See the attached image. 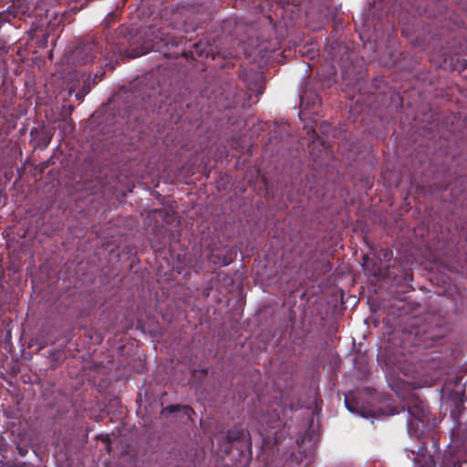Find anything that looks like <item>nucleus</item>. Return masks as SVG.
Returning a JSON list of instances; mask_svg holds the SVG:
<instances>
[{"label": "nucleus", "instance_id": "nucleus-1", "mask_svg": "<svg viewBox=\"0 0 467 467\" xmlns=\"http://www.w3.org/2000/svg\"><path fill=\"white\" fill-rule=\"evenodd\" d=\"M411 418L409 420V425L419 428L418 421L423 423L427 420V410L422 405H415L410 409Z\"/></svg>", "mask_w": 467, "mask_h": 467}, {"label": "nucleus", "instance_id": "nucleus-2", "mask_svg": "<svg viewBox=\"0 0 467 467\" xmlns=\"http://www.w3.org/2000/svg\"><path fill=\"white\" fill-rule=\"evenodd\" d=\"M83 78V75L79 76V74H78V73H77V72H75V71H74V72L70 73V74L67 77V78H66V79H67V82L73 83V82H75V81H76V82H79L80 78Z\"/></svg>", "mask_w": 467, "mask_h": 467}, {"label": "nucleus", "instance_id": "nucleus-3", "mask_svg": "<svg viewBox=\"0 0 467 467\" xmlns=\"http://www.w3.org/2000/svg\"><path fill=\"white\" fill-rule=\"evenodd\" d=\"M90 90V87L89 86H87V85H84L83 86V89L81 92H77L75 94L77 99H81L82 98H84L85 95H87Z\"/></svg>", "mask_w": 467, "mask_h": 467}, {"label": "nucleus", "instance_id": "nucleus-4", "mask_svg": "<svg viewBox=\"0 0 467 467\" xmlns=\"http://www.w3.org/2000/svg\"><path fill=\"white\" fill-rule=\"evenodd\" d=\"M170 411L171 412H173L175 411L176 410H181L183 411V413L185 415H187L188 418H190V412H192V410L188 407H182V408H177V407H171L169 408Z\"/></svg>", "mask_w": 467, "mask_h": 467}, {"label": "nucleus", "instance_id": "nucleus-5", "mask_svg": "<svg viewBox=\"0 0 467 467\" xmlns=\"http://www.w3.org/2000/svg\"><path fill=\"white\" fill-rule=\"evenodd\" d=\"M87 52H88V48L78 47L73 52V57H78L80 54L87 53Z\"/></svg>", "mask_w": 467, "mask_h": 467}, {"label": "nucleus", "instance_id": "nucleus-6", "mask_svg": "<svg viewBox=\"0 0 467 467\" xmlns=\"http://www.w3.org/2000/svg\"><path fill=\"white\" fill-rule=\"evenodd\" d=\"M420 467H435L434 461L431 457L425 462L424 465H420Z\"/></svg>", "mask_w": 467, "mask_h": 467}, {"label": "nucleus", "instance_id": "nucleus-7", "mask_svg": "<svg viewBox=\"0 0 467 467\" xmlns=\"http://www.w3.org/2000/svg\"><path fill=\"white\" fill-rule=\"evenodd\" d=\"M91 61H92V58L87 56V57H84L81 59H79L78 63L79 64H87Z\"/></svg>", "mask_w": 467, "mask_h": 467}, {"label": "nucleus", "instance_id": "nucleus-8", "mask_svg": "<svg viewBox=\"0 0 467 467\" xmlns=\"http://www.w3.org/2000/svg\"><path fill=\"white\" fill-rule=\"evenodd\" d=\"M100 437L106 443L109 442V435H101Z\"/></svg>", "mask_w": 467, "mask_h": 467}, {"label": "nucleus", "instance_id": "nucleus-9", "mask_svg": "<svg viewBox=\"0 0 467 467\" xmlns=\"http://www.w3.org/2000/svg\"><path fill=\"white\" fill-rule=\"evenodd\" d=\"M424 450H425L424 448H420V449H419L418 455H419V456H422V457H424V455H423V451H424Z\"/></svg>", "mask_w": 467, "mask_h": 467}, {"label": "nucleus", "instance_id": "nucleus-10", "mask_svg": "<svg viewBox=\"0 0 467 467\" xmlns=\"http://www.w3.org/2000/svg\"><path fill=\"white\" fill-rule=\"evenodd\" d=\"M345 403H346V407L348 408V410L352 411V409L350 408V405L347 400H346Z\"/></svg>", "mask_w": 467, "mask_h": 467}, {"label": "nucleus", "instance_id": "nucleus-11", "mask_svg": "<svg viewBox=\"0 0 467 467\" xmlns=\"http://www.w3.org/2000/svg\"><path fill=\"white\" fill-rule=\"evenodd\" d=\"M73 91H74V88H73V87H70V88H68V94H69V95H71V94L73 93Z\"/></svg>", "mask_w": 467, "mask_h": 467}]
</instances>
